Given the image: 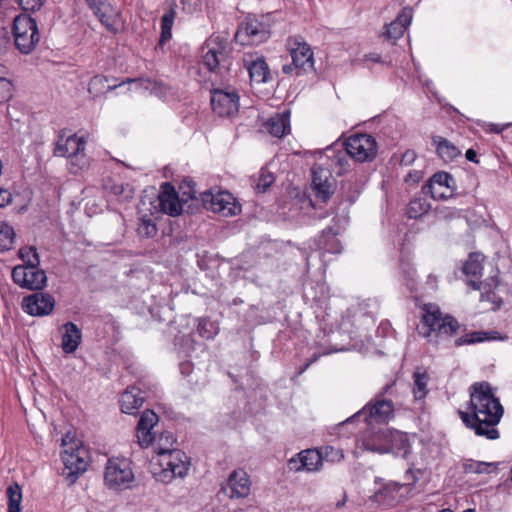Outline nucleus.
<instances>
[{
  "label": "nucleus",
  "instance_id": "obj_1",
  "mask_svg": "<svg viewBox=\"0 0 512 512\" xmlns=\"http://www.w3.org/2000/svg\"><path fill=\"white\" fill-rule=\"evenodd\" d=\"M470 400L467 410H459L458 414L464 425L472 429L477 436L496 440L500 434L495 426L500 422L504 408L500 399L495 396L491 384L487 381L475 382L470 388Z\"/></svg>",
  "mask_w": 512,
  "mask_h": 512
},
{
  "label": "nucleus",
  "instance_id": "obj_2",
  "mask_svg": "<svg viewBox=\"0 0 512 512\" xmlns=\"http://www.w3.org/2000/svg\"><path fill=\"white\" fill-rule=\"evenodd\" d=\"M455 277L462 279L470 288H498L505 285L498 266L493 261H487L482 252H470L461 263Z\"/></svg>",
  "mask_w": 512,
  "mask_h": 512
},
{
  "label": "nucleus",
  "instance_id": "obj_3",
  "mask_svg": "<svg viewBox=\"0 0 512 512\" xmlns=\"http://www.w3.org/2000/svg\"><path fill=\"white\" fill-rule=\"evenodd\" d=\"M421 310L420 326L417 330L429 344L438 346L442 338H451L459 331L458 320L450 314L444 315L437 304L425 303Z\"/></svg>",
  "mask_w": 512,
  "mask_h": 512
},
{
  "label": "nucleus",
  "instance_id": "obj_4",
  "mask_svg": "<svg viewBox=\"0 0 512 512\" xmlns=\"http://www.w3.org/2000/svg\"><path fill=\"white\" fill-rule=\"evenodd\" d=\"M421 310L420 326L417 330L429 344L438 346L442 338H451L459 331L458 320L450 314L444 315L437 304L425 303Z\"/></svg>",
  "mask_w": 512,
  "mask_h": 512
},
{
  "label": "nucleus",
  "instance_id": "obj_5",
  "mask_svg": "<svg viewBox=\"0 0 512 512\" xmlns=\"http://www.w3.org/2000/svg\"><path fill=\"white\" fill-rule=\"evenodd\" d=\"M395 384V381L387 383L373 399L354 415L346 419L342 425L352 424L355 420H359L360 417H363L364 422L369 425L373 423H388L394 418L395 409L391 396Z\"/></svg>",
  "mask_w": 512,
  "mask_h": 512
},
{
  "label": "nucleus",
  "instance_id": "obj_6",
  "mask_svg": "<svg viewBox=\"0 0 512 512\" xmlns=\"http://www.w3.org/2000/svg\"><path fill=\"white\" fill-rule=\"evenodd\" d=\"M365 450L380 454L393 453L397 457L407 459L411 453V444L405 433L390 431L388 429L379 431L373 438L363 441Z\"/></svg>",
  "mask_w": 512,
  "mask_h": 512
},
{
  "label": "nucleus",
  "instance_id": "obj_7",
  "mask_svg": "<svg viewBox=\"0 0 512 512\" xmlns=\"http://www.w3.org/2000/svg\"><path fill=\"white\" fill-rule=\"evenodd\" d=\"M271 35V24L269 15H262L257 18L248 16L238 26L234 40L242 46L259 45L268 40Z\"/></svg>",
  "mask_w": 512,
  "mask_h": 512
},
{
  "label": "nucleus",
  "instance_id": "obj_8",
  "mask_svg": "<svg viewBox=\"0 0 512 512\" xmlns=\"http://www.w3.org/2000/svg\"><path fill=\"white\" fill-rule=\"evenodd\" d=\"M12 33L15 47L25 55L30 54L40 40L37 21L26 13L19 14L14 18Z\"/></svg>",
  "mask_w": 512,
  "mask_h": 512
},
{
  "label": "nucleus",
  "instance_id": "obj_9",
  "mask_svg": "<svg viewBox=\"0 0 512 512\" xmlns=\"http://www.w3.org/2000/svg\"><path fill=\"white\" fill-rule=\"evenodd\" d=\"M159 470L153 471L156 481L163 484L172 482L176 477L184 478L189 470L190 458L182 450H174L165 456H160Z\"/></svg>",
  "mask_w": 512,
  "mask_h": 512
},
{
  "label": "nucleus",
  "instance_id": "obj_10",
  "mask_svg": "<svg viewBox=\"0 0 512 512\" xmlns=\"http://www.w3.org/2000/svg\"><path fill=\"white\" fill-rule=\"evenodd\" d=\"M200 201L206 210L223 216H234L240 213L241 206L228 191L219 190L216 193L212 189L200 193Z\"/></svg>",
  "mask_w": 512,
  "mask_h": 512
},
{
  "label": "nucleus",
  "instance_id": "obj_11",
  "mask_svg": "<svg viewBox=\"0 0 512 512\" xmlns=\"http://www.w3.org/2000/svg\"><path fill=\"white\" fill-rule=\"evenodd\" d=\"M346 153L357 162H371L375 159L378 146L375 138L367 133L350 136L344 143Z\"/></svg>",
  "mask_w": 512,
  "mask_h": 512
},
{
  "label": "nucleus",
  "instance_id": "obj_12",
  "mask_svg": "<svg viewBox=\"0 0 512 512\" xmlns=\"http://www.w3.org/2000/svg\"><path fill=\"white\" fill-rule=\"evenodd\" d=\"M421 191L434 200H447L457 194L456 180L450 173L438 171L426 181Z\"/></svg>",
  "mask_w": 512,
  "mask_h": 512
},
{
  "label": "nucleus",
  "instance_id": "obj_13",
  "mask_svg": "<svg viewBox=\"0 0 512 512\" xmlns=\"http://www.w3.org/2000/svg\"><path fill=\"white\" fill-rule=\"evenodd\" d=\"M336 187V179L328 169L320 166L311 169L310 189L316 202L327 203Z\"/></svg>",
  "mask_w": 512,
  "mask_h": 512
},
{
  "label": "nucleus",
  "instance_id": "obj_14",
  "mask_svg": "<svg viewBox=\"0 0 512 512\" xmlns=\"http://www.w3.org/2000/svg\"><path fill=\"white\" fill-rule=\"evenodd\" d=\"M134 479L130 462L126 459H109L105 468L104 481L110 488L127 487Z\"/></svg>",
  "mask_w": 512,
  "mask_h": 512
},
{
  "label": "nucleus",
  "instance_id": "obj_15",
  "mask_svg": "<svg viewBox=\"0 0 512 512\" xmlns=\"http://www.w3.org/2000/svg\"><path fill=\"white\" fill-rule=\"evenodd\" d=\"M35 292L23 297L21 301L22 310L33 317H44L50 315L55 308V299L43 290H34Z\"/></svg>",
  "mask_w": 512,
  "mask_h": 512
},
{
  "label": "nucleus",
  "instance_id": "obj_16",
  "mask_svg": "<svg viewBox=\"0 0 512 512\" xmlns=\"http://www.w3.org/2000/svg\"><path fill=\"white\" fill-rule=\"evenodd\" d=\"M251 479L248 473L238 468L233 470L221 485V491L230 499H244L250 495Z\"/></svg>",
  "mask_w": 512,
  "mask_h": 512
},
{
  "label": "nucleus",
  "instance_id": "obj_17",
  "mask_svg": "<svg viewBox=\"0 0 512 512\" xmlns=\"http://www.w3.org/2000/svg\"><path fill=\"white\" fill-rule=\"evenodd\" d=\"M88 451L81 445H75L70 451L65 450L62 453V461L65 469L68 470L67 480L70 484H74L79 475L84 473L88 467Z\"/></svg>",
  "mask_w": 512,
  "mask_h": 512
},
{
  "label": "nucleus",
  "instance_id": "obj_18",
  "mask_svg": "<svg viewBox=\"0 0 512 512\" xmlns=\"http://www.w3.org/2000/svg\"><path fill=\"white\" fill-rule=\"evenodd\" d=\"M160 192L157 196L155 208L161 212L168 214L171 217H176L181 214L185 202L179 197L175 187L170 182L161 184Z\"/></svg>",
  "mask_w": 512,
  "mask_h": 512
},
{
  "label": "nucleus",
  "instance_id": "obj_19",
  "mask_svg": "<svg viewBox=\"0 0 512 512\" xmlns=\"http://www.w3.org/2000/svg\"><path fill=\"white\" fill-rule=\"evenodd\" d=\"M210 102L213 112L220 117H229L239 109V95L235 91L212 89Z\"/></svg>",
  "mask_w": 512,
  "mask_h": 512
},
{
  "label": "nucleus",
  "instance_id": "obj_20",
  "mask_svg": "<svg viewBox=\"0 0 512 512\" xmlns=\"http://www.w3.org/2000/svg\"><path fill=\"white\" fill-rule=\"evenodd\" d=\"M288 44L292 62L297 68V76L315 71L313 51L310 46L305 42H299L297 39L289 40Z\"/></svg>",
  "mask_w": 512,
  "mask_h": 512
},
{
  "label": "nucleus",
  "instance_id": "obj_21",
  "mask_svg": "<svg viewBox=\"0 0 512 512\" xmlns=\"http://www.w3.org/2000/svg\"><path fill=\"white\" fill-rule=\"evenodd\" d=\"M337 230L333 227H327L322 230L321 234L309 241V248L331 254H338L342 251V245L337 238Z\"/></svg>",
  "mask_w": 512,
  "mask_h": 512
},
{
  "label": "nucleus",
  "instance_id": "obj_22",
  "mask_svg": "<svg viewBox=\"0 0 512 512\" xmlns=\"http://www.w3.org/2000/svg\"><path fill=\"white\" fill-rule=\"evenodd\" d=\"M413 10L410 7H404L397 15L396 19L386 24L382 36L392 43L401 38L407 27L411 24Z\"/></svg>",
  "mask_w": 512,
  "mask_h": 512
},
{
  "label": "nucleus",
  "instance_id": "obj_23",
  "mask_svg": "<svg viewBox=\"0 0 512 512\" xmlns=\"http://www.w3.org/2000/svg\"><path fill=\"white\" fill-rule=\"evenodd\" d=\"M323 453L318 449H307L298 453V459L292 458L289 460V467L291 470H306L316 471L322 465Z\"/></svg>",
  "mask_w": 512,
  "mask_h": 512
},
{
  "label": "nucleus",
  "instance_id": "obj_24",
  "mask_svg": "<svg viewBox=\"0 0 512 512\" xmlns=\"http://www.w3.org/2000/svg\"><path fill=\"white\" fill-rule=\"evenodd\" d=\"M167 8L161 17V32L157 47H163L172 37V27L176 17V0H167Z\"/></svg>",
  "mask_w": 512,
  "mask_h": 512
},
{
  "label": "nucleus",
  "instance_id": "obj_25",
  "mask_svg": "<svg viewBox=\"0 0 512 512\" xmlns=\"http://www.w3.org/2000/svg\"><path fill=\"white\" fill-rule=\"evenodd\" d=\"M62 328L64 329L61 343L62 350L65 354H72L81 343L82 332L78 326L71 321L64 323Z\"/></svg>",
  "mask_w": 512,
  "mask_h": 512
},
{
  "label": "nucleus",
  "instance_id": "obj_26",
  "mask_svg": "<svg viewBox=\"0 0 512 512\" xmlns=\"http://www.w3.org/2000/svg\"><path fill=\"white\" fill-rule=\"evenodd\" d=\"M245 67L248 70L250 80L258 84L270 81L271 73L264 57H256L252 60H245Z\"/></svg>",
  "mask_w": 512,
  "mask_h": 512
},
{
  "label": "nucleus",
  "instance_id": "obj_27",
  "mask_svg": "<svg viewBox=\"0 0 512 512\" xmlns=\"http://www.w3.org/2000/svg\"><path fill=\"white\" fill-rule=\"evenodd\" d=\"M265 127L272 136L277 138L284 137L290 132V111L285 110L281 113H276L268 119Z\"/></svg>",
  "mask_w": 512,
  "mask_h": 512
},
{
  "label": "nucleus",
  "instance_id": "obj_28",
  "mask_svg": "<svg viewBox=\"0 0 512 512\" xmlns=\"http://www.w3.org/2000/svg\"><path fill=\"white\" fill-rule=\"evenodd\" d=\"M85 149V142L80 141L76 136H70L67 138L65 144L57 143L54 150V154L57 156H66L71 159V164H75V161L81 156V152Z\"/></svg>",
  "mask_w": 512,
  "mask_h": 512
},
{
  "label": "nucleus",
  "instance_id": "obj_29",
  "mask_svg": "<svg viewBox=\"0 0 512 512\" xmlns=\"http://www.w3.org/2000/svg\"><path fill=\"white\" fill-rule=\"evenodd\" d=\"M141 391L135 386L128 387L120 398L121 411L126 414H134L144 403Z\"/></svg>",
  "mask_w": 512,
  "mask_h": 512
},
{
  "label": "nucleus",
  "instance_id": "obj_30",
  "mask_svg": "<svg viewBox=\"0 0 512 512\" xmlns=\"http://www.w3.org/2000/svg\"><path fill=\"white\" fill-rule=\"evenodd\" d=\"M431 140L433 146H435L437 155L446 163L452 162L461 154V151L456 145L442 136L433 135Z\"/></svg>",
  "mask_w": 512,
  "mask_h": 512
},
{
  "label": "nucleus",
  "instance_id": "obj_31",
  "mask_svg": "<svg viewBox=\"0 0 512 512\" xmlns=\"http://www.w3.org/2000/svg\"><path fill=\"white\" fill-rule=\"evenodd\" d=\"M403 485L399 482H389L383 485L373 495V500L387 506H392L397 502L400 490Z\"/></svg>",
  "mask_w": 512,
  "mask_h": 512
},
{
  "label": "nucleus",
  "instance_id": "obj_32",
  "mask_svg": "<svg viewBox=\"0 0 512 512\" xmlns=\"http://www.w3.org/2000/svg\"><path fill=\"white\" fill-rule=\"evenodd\" d=\"M223 57L224 48L220 44H217V46L208 48L202 56V63L209 72L218 73Z\"/></svg>",
  "mask_w": 512,
  "mask_h": 512
},
{
  "label": "nucleus",
  "instance_id": "obj_33",
  "mask_svg": "<svg viewBox=\"0 0 512 512\" xmlns=\"http://www.w3.org/2000/svg\"><path fill=\"white\" fill-rule=\"evenodd\" d=\"M274 181L273 173L265 167H262L257 174L250 177V185L258 193H265Z\"/></svg>",
  "mask_w": 512,
  "mask_h": 512
},
{
  "label": "nucleus",
  "instance_id": "obj_34",
  "mask_svg": "<svg viewBox=\"0 0 512 512\" xmlns=\"http://www.w3.org/2000/svg\"><path fill=\"white\" fill-rule=\"evenodd\" d=\"M197 323V333L198 335L205 340L214 339L219 331V323L216 320H212L210 317H201L198 318Z\"/></svg>",
  "mask_w": 512,
  "mask_h": 512
},
{
  "label": "nucleus",
  "instance_id": "obj_35",
  "mask_svg": "<svg viewBox=\"0 0 512 512\" xmlns=\"http://www.w3.org/2000/svg\"><path fill=\"white\" fill-rule=\"evenodd\" d=\"M431 205L426 197H415L407 205L406 215L410 219H418L428 213Z\"/></svg>",
  "mask_w": 512,
  "mask_h": 512
},
{
  "label": "nucleus",
  "instance_id": "obj_36",
  "mask_svg": "<svg viewBox=\"0 0 512 512\" xmlns=\"http://www.w3.org/2000/svg\"><path fill=\"white\" fill-rule=\"evenodd\" d=\"M108 77L105 75L93 76L88 84V92L93 98H96L106 92L112 91L117 88V84L107 85Z\"/></svg>",
  "mask_w": 512,
  "mask_h": 512
},
{
  "label": "nucleus",
  "instance_id": "obj_37",
  "mask_svg": "<svg viewBox=\"0 0 512 512\" xmlns=\"http://www.w3.org/2000/svg\"><path fill=\"white\" fill-rule=\"evenodd\" d=\"M499 463L498 462H483V461H475L473 459L466 460L462 469L466 474L475 473V474H489L494 470H497Z\"/></svg>",
  "mask_w": 512,
  "mask_h": 512
},
{
  "label": "nucleus",
  "instance_id": "obj_38",
  "mask_svg": "<svg viewBox=\"0 0 512 512\" xmlns=\"http://www.w3.org/2000/svg\"><path fill=\"white\" fill-rule=\"evenodd\" d=\"M27 286L26 288H45L47 277L39 264L27 265Z\"/></svg>",
  "mask_w": 512,
  "mask_h": 512
},
{
  "label": "nucleus",
  "instance_id": "obj_39",
  "mask_svg": "<svg viewBox=\"0 0 512 512\" xmlns=\"http://www.w3.org/2000/svg\"><path fill=\"white\" fill-rule=\"evenodd\" d=\"M176 442V437L171 431H162L158 438L155 441V452L159 456H165L170 452L176 450L173 448L174 443Z\"/></svg>",
  "mask_w": 512,
  "mask_h": 512
},
{
  "label": "nucleus",
  "instance_id": "obj_40",
  "mask_svg": "<svg viewBox=\"0 0 512 512\" xmlns=\"http://www.w3.org/2000/svg\"><path fill=\"white\" fill-rule=\"evenodd\" d=\"M378 309V303L375 299H364L358 302L357 309L354 313L355 320L366 317L371 323H374V316Z\"/></svg>",
  "mask_w": 512,
  "mask_h": 512
},
{
  "label": "nucleus",
  "instance_id": "obj_41",
  "mask_svg": "<svg viewBox=\"0 0 512 512\" xmlns=\"http://www.w3.org/2000/svg\"><path fill=\"white\" fill-rule=\"evenodd\" d=\"M8 512H21L22 489L19 484L13 483L7 487Z\"/></svg>",
  "mask_w": 512,
  "mask_h": 512
},
{
  "label": "nucleus",
  "instance_id": "obj_42",
  "mask_svg": "<svg viewBox=\"0 0 512 512\" xmlns=\"http://www.w3.org/2000/svg\"><path fill=\"white\" fill-rule=\"evenodd\" d=\"M195 340L190 334L182 335L175 338V350L178 353V357H190L191 353L195 350Z\"/></svg>",
  "mask_w": 512,
  "mask_h": 512
},
{
  "label": "nucleus",
  "instance_id": "obj_43",
  "mask_svg": "<svg viewBox=\"0 0 512 512\" xmlns=\"http://www.w3.org/2000/svg\"><path fill=\"white\" fill-rule=\"evenodd\" d=\"M480 303L484 311H496L501 307L503 300L495 290H484L480 295Z\"/></svg>",
  "mask_w": 512,
  "mask_h": 512
},
{
  "label": "nucleus",
  "instance_id": "obj_44",
  "mask_svg": "<svg viewBox=\"0 0 512 512\" xmlns=\"http://www.w3.org/2000/svg\"><path fill=\"white\" fill-rule=\"evenodd\" d=\"M106 190L118 196L122 201H128L133 198L134 188L128 183H112L105 185Z\"/></svg>",
  "mask_w": 512,
  "mask_h": 512
},
{
  "label": "nucleus",
  "instance_id": "obj_45",
  "mask_svg": "<svg viewBox=\"0 0 512 512\" xmlns=\"http://www.w3.org/2000/svg\"><path fill=\"white\" fill-rule=\"evenodd\" d=\"M414 385H413V395L415 400H423L427 393V380L428 375L426 373L415 372L413 374Z\"/></svg>",
  "mask_w": 512,
  "mask_h": 512
},
{
  "label": "nucleus",
  "instance_id": "obj_46",
  "mask_svg": "<svg viewBox=\"0 0 512 512\" xmlns=\"http://www.w3.org/2000/svg\"><path fill=\"white\" fill-rule=\"evenodd\" d=\"M15 239V232L7 223H0V252L9 251Z\"/></svg>",
  "mask_w": 512,
  "mask_h": 512
},
{
  "label": "nucleus",
  "instance_id": "obj_47",
  "mask_svg": "<svg viewBox=\"0 0 512 512\" xmlns=\"http://www.w3.org/2000/svg\"><path fill=\"white\" fill-rule=\"evenodd\" d=\"M137 232L141 237L153 238L157 234V225L148 215L140 217Z\"/></svg>",
  "mask_w": 512,
  "mask_h": 512
},
{
  "label": "nucleus",
  "instance_id": "obj_48",
  "mask_svg": "<svg viewBox=\"0 0 512 512\" xmlns=\"http://www.w3.org/2000/svg\"><path fill=\"white\" fill-rule=\"evenodd\" d=\"M196 183L190 178L185 177L182 179V181L179 184V190L182 195V201L187 202L188 200H196L198 201L196 197V189H195Z\"/></svg>",
  "mask_w": 512,
  "mask_h": 512
},
{
  "label": "nucleus",
  "instance_id": "obj_49",
  "mask_svg": "<svg viewBox=\"0 0 512 512\" xmlns=\"http://www.w3.org/2000/svg\"><path fill=\"white\" fill-rule=\"evenodd\" d=\"M424 473V470L414 468L413 465H411L404 474L405 482L401 483L403 485V488H407L408 491L414 490L416 488V484L420 479V476H422Z\"/></svg>",
  "mask_w": 512,
  "mask_h": 512
},
{
  "label": "nucleus",
  "instance_id": "obj_50",
  "mask_svg": "<svg viewBox=\"0 0 512 512\" xmlns=\"http://www.w3.org/2000/svg\"><path fill=\"white\" fill-rule=\"evenodd\" d=\"M482 335H485L484 331H473L470 333H466V334L458 337L454 341V346L460 347L463 345H474L477 343H482V342H484V338H482Z\"/></svg>",
  "mask_w": 512,
  "mask_h": 512
},
{
  "label": "nucleus",
  "instance_id": "obj_51",
  "mask_svg": "<svg viewBox=\"0 0 512 512\" xmlns=\"http://www.w3.org/2000/svg\"><path fill=\"white\" fill-rule=\"evenodd\" d=\"M112 9L109 5L105 6V8H101L100 11L94 12L95 16L99 19V21L104 25L108 31L116 32V28L114 27V20L112 15Z\"/></svg>",
  "mask_w": 512,
  "mask_h": 512
},
{
  "label": "nucleus",
  "instance_id": "obj_52",
  "mask_svg": "<svg viewBox=\"0 0 512 512\" xmlns=\"http://www.w3.org/2000/svg\"><path fill=\"white\" fill-rule=\"evenodd\" d=\"M19 257L24 262V265L40 264L39 255L34 246L22 247L19 250Z\"/></svg>",
  "mask_w": 512,
  "mask_h": 512
},
{
  "label": "nucleus",
  "instance_id": "obj_53",
  "mask_svg": "<svg viewBox=\"0 0 512 512\" xmlns=\"http://www.w3.org/2000/svg\"><path fill=\"white\" fill-rule=\"evenodd\" d=\"M158 421V416L152 410H145L138 421L137 427L141 429H153Z\"/></svg>",
  "mask_w": 512,
  "mask_h": 512
},
{
  "label": "nucleus",
  "instance_id": "obj_54",
  "mask_svg": "<svg viewBox=\"0 0 512 512\" xmlns=\"http://www.w3.org/2000/svg\"><path fill=\"white\" fill-rule=\"evenodd\" d=\"M136 436L138 439V443L142 448H147L151 444L155 445L156 437L155 433L152 432V429L139 430V428H136Z\"/></svg>",
  "mask_w": 512,
  "mask_h": 512
},
{
  "label": "nucleus",
  "instance_id": "obj_55",
  "mask_svg": "<svg viewBox=\"0 0 512 512\" xmlns=\"http://www.w3.org/2000/svg\"><path fill=\"white\" fill-rule=\"evenodd\" d=\"M27 269V265H18L12 270L13 281L21 288H26L27 286Z\"/></svg>",
  "mask_w": 512,
  "mask_h": 512
},
{
  "label": "nucleus",
  "instance_id": "obj_56",
  "mask_svg": "<svg viewBox=\"0 0 512 512\" xmlns=\"http://www.w3.org/2000/svg\"><path fill=\"white\" fill-rule=\"evenodd\" d=\"M172 94V87L162 80H157L152 95L156 96L162 101H166L167 98Z\"/></svg>",
  "mask_w": 512,
  "mask_h": 512
},
{
  "label": "nucleus",
  "instance_id": "obj_57",
  "mask_svg": "<svg viewBox=\"0 0 512 512\" xmlns=\"http://www.w3.org/2000/svg\"><path fill=\"white\" fill-rule=\"evenodd\" d=\"M323 460L329 462H339L344 458L343 450L327 445L323 448Z\"/></svg>",
  "mask_w": 512,
  "mask_h": 512
},
{
  "label": "nucleus",
  "instance_id": "obj_58",
  "mask_svg": "<svg viewBox=\"0 0 512 512\" xmlns=\"http://www.w3.org/2000/svg\"><path fill=\"white\" fill-rule=\"evenodd\" d=\"M13 96V84L10 80L0 77V104L9 101Z\"/></svg>",
  "mask_w": 512,
  "mask_h": 512
},
{
  "label": "nucleus",
  "instance_id": "obj_59",
  "mask_svg": "<svg viewBox=\"0 0 512 512\" xmlns=\"http://www.w3.org/2000/svg\"><path fill=\"white\" fill-rule=\"evenodd\" d=\"M127 82L135 83L138 88L145 90V91H149L150 94H152L157 80L151 79V78L139 77V78L127 79Z\"/></svg>",
  "mask_w": 512,
  "mask_h": 512
},
{
  "label": "nucleus",
  "instance_id": "obj_60",
  "mask_svg": "<svg viewBox=\"0 0 512 512\" xmlns=\"http://www.w3.org/2000/svg\"><path fill=\"white\" fill-rule=\"evenodd\" d=\"M437 216L443 220H451L461 217V210L450 207H438L436 208Z\"/></svg>",
  "mask_w": 512,
  "mask_h": 512
},
{
  "label": "nucleus",
  "instance_id": "obj_61",
  "mask_svg": "<svg viewBox=\"0 0 512 512\" xmlns=\"http://www.w3.org/2000/svg\"><path fill=\"white\" fill-rule=\"evenodd\" d=\"M25 12H35L40 10L45 0H14Z\"/></svg>",
  "mask_w": 512,
  "mask_h": 512
},
{
  "label": "nucleus",
  "instance_id": "obj_62",
  "mask_svg": "<svg viewBox=\"0 0 512 512\" xmlns=\"http://www.w3.org/2000/svg\"><path fill=\"white\" fill-rule=\"evenodd\" d=\"M10 43V35L7 29H0V56L5 54Z\"/></svg>",
  "mask_w": 512,
  "mask_h": 512
},
{
  "label": "nucleus",
  "instance_id": "obj_63",
  "mask_svg": "<svg viewBox=\"0 0 512 512\" xmlns=\"http://www.w3.org/2000/svg\"><path fill=\"white\" fill-rule=\"evenodd\" d=\"M179 370L184 377H188L194 370V364L189 360H183L179 363Z\"/></svg>",
  "mask_w": 512,
  "mask_h": 512
},
{
  "label": "nucleus",
  "instance_id": "obj_64",
  "mask_svg": "<svg viewBox=\"0 0 512 512\" xmlns=\"http://www.w3.org/2000/svg\"><path fill=\"white\" fill-rule=\"evenodd\" d=\"M484 334L485 335H482V338H484V342L485 341H496V340L503 341V340L507 339V336H502L501 333L496 330L484 331Z\"/></svg>",
  "mask_w": 512,
  "mask_h": 512
}]
</instances>
